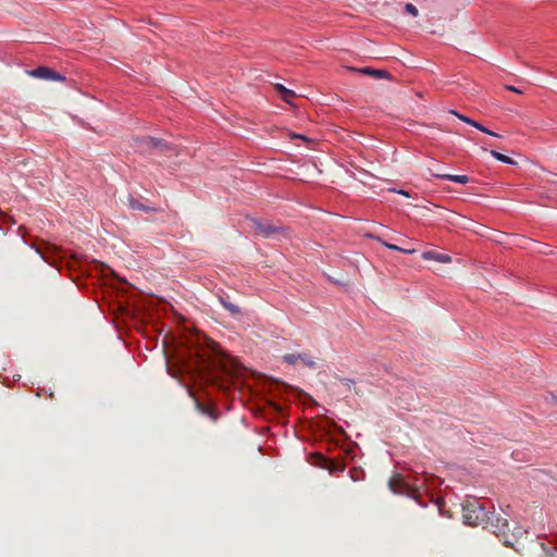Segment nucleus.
<instances>
[{
  "mask_svg": "<svg viewBox=\"0 0 557 557\" xmlns=\"http://www.w3.org/2000/svg\"><path fill=\"white\" fill-rule=\"evenodd\" d=\"M182 346L177 358L183 371L197 374L208 383L224 387L221 374L233 376L238 371L237 361L224 354L203 334L188 335L182 341Z\"/></svg>",
  "mask_w": 557,
  "mask_h": 557,
  "instance_id": "1",
  "label": "nucleus"
},
{
  "mask_svg": "<svg viewBox=\"0 0 557 557\" xmlns=\"http://www.w3.org/2000/svg\"><path fill=\"white\" fill-rule=\"evenodd\" d=\"M463 522L471 527L485 525L488 513L478 498L470 497L461 503Z\"/></svg>",
  "mask_w": 557,
  "mask_h": 557,
  "instance_id": "2",
  "label": "nucleus"
},
{
  "mask_svg": "<svg viewBox=\"0 0 557 557\" xmlns=\"http://www.w3.org/2000/svg\"><path fill=\"white\" fill-rule=\"evenodd\" d=\"M485 529L491 530L506 546H512L513 545V539H516L515 533H510V527L509 522L506 518L498 516H495L494 513L492 517L488 516L486 524L484 525Z\"/></svg>",
  "mask_w": 557,
  "mask_h": 557,
  "instance_id": "3",
  "label": "nucleus"
},
{
  "mask_svg": "<svg viewBox=\"0 0 557 557\" xmlns=\"http://www.w3.org/2000/svg\"><path fill=\"white\" fill-rule=\"evenodd\" d=\"M389 490L395 494L407 495L416 498L418 496V490L416 486H411L406 482L401 474H394L388 481Z\"/></svg>",
  "mask_w": 557,
  "mask_h": 557,
  "instance_id": "4",
  "label": "nucleus"
},
{
  "mask_svg": "<svg viewBox=\"0 0 557 557\" xmlns=\"http://www.w3.org/2000/svg\"><path fill=\"white\" fill-rule=\"evenodd\" d=\"M252 227L258 231L263 237H274L277 234L284 232V228L281 225H276L270 221H263L259 219L250 220Z\"/></svg>",
  "mask_w": 557,
  "mask_h": 557,
  "instance_id": "5",
  "label": "nucleus"
},
{
  "mask_svg": "<svg viewBox=\"0 0 557 557\" xmlns=\"http://www.w3.org/2000/svg\"><path fill=\"white\" fill-rule=\"evenodd\" d=\"M282 359L284 362L295 366L297 362H302L305 367L314 369L317 368V362L311 358L308 352H292L285 354Z\"/></svg>",
  "mask_w": 557,
  "mask_h": 557,
  "instance_id": "6",
  "label": "nucleus"
},
{
  "mask_svg": "<svg viewBox=\"0 0 557 557\" xmlns=\"http://www.w3.org/2000/svg\"><path fill=\"white\" fill-rule=\"evenodd\" d=\"M30 75L41 79L64 81V76L47 66H38L30 72Z\"/></svg>",
  "mask_w": 557,
  "mask_h": 557,
  "instance_id": "7",
  "label": "nucleus"
},
{
  "mask_svg": "<svg viewBox=\"0 0 557 557\" xmlns=\"http://www.w3.org/2000/svg\"><path fill=\"white\" fill-rule=\"evenodd\" d=\"M136 141L139 144V147L141 148L143 151H148L154 148H170V146L163 143L161 139H157L153 137H144L141 139H136Z\"/></svg>",
  "mask_w": 557,
  "mask_h": 557,
  "instance_id": "8",
  "label": "nucleus"
},
{
  "mask_svg": "<svg viewBox=\"0 0 557 557\" xmlns=\"http://www.w3.org/2000/svg\"><path fill=\"white\" fill-rule=\"evenodd\" d=\"M348 70L354 71V72H359V73H362L366 75H370L375 78H389L391 77L389 73L384 70H374L371 67H361V69L348 67Z\"/></svg>",
  "mask_w": 557,
  "mask_h": 557,
  "instance_id": "9",
  "label": "nucleus"
},
{
  "mask_svg": "<svg viewBox=\"0 0 557 557\" xmlns=\"http://www.w3.org/2000/svg\"><path fill=\"white\" fill-rule=\"evenodd\" d=\"M432 176H434L436 178H441V180H447V181H450V182H454V183H458V184H462V185H465V184L470 182V178L467 175H453V174L432 173Z\"/></svg>",
  "mask_w": 557,
  "mask_h": 557,
  "instance_id": "10",
  "label": "nucleus"
},
{
  "mask_svg": "<svg viewBox=\"0 0 557 557\" xmlns=\"http://www.w3.org/2000/svg\"><path fill=\"white\" fill-rule=\"evenodd\" d=\"M422 258L424 260H435L441 263H449L451 261V257L445 253H440L436 251H424L422 253Z\"/></svg>",
  "mask_w": 557,
  "mask_h": 557,
  "instance_id": "11",
  "label": "nucleus"
},
{
  "mask_svg": "<svg viewBox=\"0 0 557 557\" xmlns=\"http://www.w3.org/2000/svg\"><path fill=\"white\" fill-rule=\"evenodd\" d=\"M275 89L280 94V96H281L283 101H285V102H287L289 104L293 103V100L296 97V94H295L294 90L288 89V88L284 87L281 84H276L275 85Z\"/></svg>",
  "mask_w": 557,
  "mask_h": 557,
  "instance_id": "12",
  "label": "nucleus"
},
{
  "mask_svg": "<svg viewBox=\"0 0 557 557\" xmlns=\"http://www.w3.org/2000/svg\"><path fill=\"white\" fill-rule=\"evenodd\" d=\"M368 236L371 237V238L376 239L377 242H380L383 246H385L388 249L401 251V252L407 253V255H411V253L414 252V249H404V248H400V247H398V246H396L394 244H389V243L384 242L379 236H374V235H368Z\"/></svg>",
  "mask_w": 557,
  "mask_h": 557,
  "instance_id": "13",
  "label": "nucleus"
},
{
  "mask_svg": "<svg viewBox=\"0 0 557 557\" xmlns=\"http://www.w3.org/2000/svg\"><path fill=\"white\" fill-rule=\"evenodd\" d=\"M490 153H491V154H492L496 160H498V161H500V162H503V163L511 164V165L517 164V162H516L512 158H510V157H508V156H506V154H503V153H500V152H498V151H496V150H491V151H490Z\"/></svg>",
  "mask_w": 557,
  "mask_h": 557,
  "instance_id": "14",
  "label": "nucleus"
},
{
  "mask_svg": "<svg viewBox=\"0 0 557 557\" xmlns=\"http://www.w3.org/2000/svg\"><path fill=\"white\" fill-rule=\"evenodd\" d=\"M220 301H221L222 306L226 310H228L233 315H236L240 312L239 308L236 305L225 300L224 298H220Z\"/></svg>",
  "mask_w": 557,
  "mask_h": 557,
  "instance_id": "15",
  "label": "nucleus"
},
{
  "mask_svg": "<svg viewBox=\"0 0 557 557\" xmlns=\"http://www.w3.org/2000/svg\"><path fill=\"white\" fill-rule=\"evenodd\" d=\"M129 207L134 210H141V211H154L153 208H149L143 203H140L136 199H129Z\"/></svg>",
  "mask_w": 557,
  "mask_h": 557,
  "instance_id": "16",
  "label": "nucleus"
},
{
  "mask_svg": "<svg viewBox=\"0 0 557 557\" xmlns=\"http://www.w3.org/2000/svg\"><path fill=\"white\" fill-rule=\"evenodd\" d=\"M472 126H473V127H475L476 129H479V131H481V132L485 133V134L491 135V136L498 137V138H500V137H502V135H500V134H497V133H495V132H493V131L487 129L486 127H484L482 124H480V123H479V122H476V121H474V123H472Z\"/></svg>",
  "mask_w": 557,
  "mask_h": 557,
  "instance_id": "17",
  "label": "nucleus"
},
{
  "mask_svg": "<svg viewBox=\"0 0 557 557\" xmlns=\"http://www.w3.org/2000/svg\"><path fill=\"white\" fill-rule=\"evenodd\" d=\"M450 113H451V114H454L455 116H457L460 121H462V122H465V123H467V124H469V125H471V126H472V123H474V120L470 119V117H469V116H467V115H463V114H461V113H458V112H457V111H455V110H451V111H450Z\"/></svg>",
  "mask_w": 557,
  "mask_h": 557,
  "instance_id": "18",
  "label": "nucleus"
},
{
  "mask_svg": "<svg viewBox=\"0 0 557 557\" xmlns=\"http://www.w3.org/2000/svg\"><path fill=\"white\" fill-rule=\"evenodd\" d=\"M405 11L412 16H417L419 13L417 7L413 5L412 3H406Z\"/></svg>",
  "mask_w": 557,
  "mask_h": 557,
  "instance_id": "19",
  "label": "nucleus"
},
{
  "mask_svg": "<svg viewBox=\"0 0 557 557\" xmlns=\"http://www.w3.org/2000/svg\"><path fill=\"white\" fill-rule=\"evenodd\" d=\"M196 406L197 408L202 412V413H206V414H211L212 413V409L207 407L206 405L201 404L200 401H196Z\"/></svg>",
  "mask_w": 557,
  "mask_h": 557,
  "instance_id": "20",
  "label": "nucleus"
},
{
  "mask_svg": "<svg viewBox=\"0 0 557 557\" xmlns=\"http://www.w3.org/2000/svg\"><path fill=\"white\" fill-rule=\"evenodd\" d=\"M506 89H507V90H510V91H513V92H517V94H522V90L518 89V88H517V87H515V86L507 85V86H506Z\"/></svg>",
  "mask_w": 557,
  "mask_h": 557,
  "instance_id": "21",
  "label": "nucleus"
},
{
  "mask_svg": "<svg viewBox=\"0 0 557 557\" xmlns=\"http://www.w3.org/2000/svg\"><path fill=\"white\" fill-rule=\"evenodd\" d=\"M398 193L406 197H409V194L406 190H398Z\"/></svg>",
  "mask_w": 557,
  "mask_h": 557,
  "instance_id": "22",
  "label": "nucleus"
},
{
  "mask_svg": "<svg viewBox=\"0 0 557 557\" xmlns=\"http://www.w3.org/2000/svg\"><path fill=\"white\" fill-rule=\"evenodd\" d=\"M318 457H319L320 459H322L325 463H329V462H330V460L325 459L322 455H318Z\"/></svg>",
  "mask_w": 557,
  "mask_h": 557,
  "instance_id": "23",
  "label": "nucleus"
},
{
  "mask_svg": "<svg viewBox=\"0 0 557 557\" xmlns=\"http://www.w3.org/2000/svg\"><path fill=\"white\" fill-rule=\"evenodd\" d=\"M545 557H556L554 552L546 553Z\"/></svg>",
  "mask_w": 557,
  "mask_h": 557,
  "instance_id": "24",
  "label": "nucleus"
},
{
  "mask_svg": "<svg viewBox=\"0 0 557 557\" xmlns=\"http://www.w3.org/2000/svg\"><path fill=\"white\" fill-rule=\"evenodd\" d=\"M550 396H552V400L557 404V396H555L554 394H552Z\"/></svg>",
  "mask_w": 557,
  "mask_h": 557,
  "instance_id": "25",
  "label": "nucleus"
},
{
  "mask_svg": "<svg viewBox=\"0 0 557 557\" xmlns=\"http://www.w3.org/2000/svg\"><path fill=\"white\" fill-rule=\"evenodd\" d=\"M294 137H298V138H305L304 136L301 135H293Z\"/></svg>",
  "mask_w": 557,
  "mask_h": 557,
  "instance_id": "26",
  "label": "nucleus"
},
{
  "mask_svg": "<svg viewBox=\"0 0 557 557\" xmlns=\"http://www.w3.org/2000/svg\"><path fill=\"white\" fill-rule=\"evenodd\" d=\"M210 416L212 417V419H215V416H213V412Z\"/></svg>",
  "mask_w": 557,
  "mask_h": 557,
  "instance_id": "27",
  "label": "nucleus"
}]
</instances>
